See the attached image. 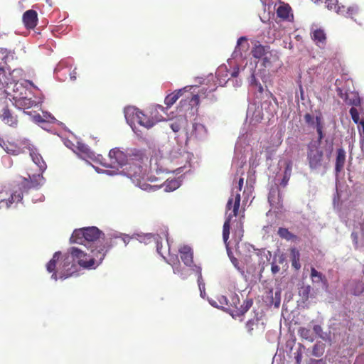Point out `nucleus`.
<instances>
[{"mask_svg": "<svg viewBox=\"0 0 364 364\" xmlns=\"http://www.w3.org/2000/svg\"><path fill=\"white\" fill-rule=\"evenodd\" d=\"M294 358L296 360V364H301V360H302V353L300 350H298L296 351L295 353H294Z\"/></svg>", "mask_w": 364, "mask_h": 364, "instance_id": "58", "label": "nucleus"}, {"mask_svg": "<svg viewBox=\"0 0 364 364\" xmlns=\"http://www.w3.org/2000/svg\"><path fill=\"white\" fill-rule=\"evenodd\" d=\"M263 119L262 107L255 103L250 104L246 114V122L254 127Z\"/></svg>", "mask_w": 364, "mask_h": 364, "instance_id": "19", "label": "nucleus"}, {"mask_svg": "<svg viewBox=\"0 0 364 364\" xmlns=\"http://www.w3.org/2000/svg\"><path fill=\"white\" fill-rule=\"evenodd\" d=\"M181 179L180 178H174V179H171V180H169V179H167L166 181V182L162 185V186L164 188V191H166V192H171V191H173L175 190H176L177 188H178L181 185ZM151 186H153L152 185H151ZM154 187H156V186H154ZM161 187V186H156V188L155 190H152L151 191H155L156 190H158L159 188H160ZM149 192H150L151 191H148Z\"/></svg>", "mask_w": 364, "mask_h": 364, "instance_id": "33", "label": "nucleus"}, {"mask_svg": "<svg viewBox=\"0 0 364 364\" xmlns=\"http://www.w3.org/2000/svg\"><path fill=\"white\" fill-rule=\"evenodd\" d=\"M9 100L6 97L0 102V119L5 124L11 127H16L18 124L17 116L9 109Z\"/></svg>", "mask_w": 364, "mask_h": 364, "instance_id": "18", "label": "nucleus"}, {"mask_svg": "<svg viewBox=\"0 0 364 364\" xmlns=\"http://www.w3.org/2000/svg\"><path fill=\"white\" fill-rule=\"evenodd\" d=\"M23 21L27 28H33L38 21L37 13L34 10H28L23 15Z\"/></svg>", "mask_w": 364, "mask_h": 364, "instance_id": "30", "label": "nucleus"}, {"mask_svg": "<svg viewBox=\"0 0 364 364\" xmlns=\"http://www.w3.org/2000/svg\"><path fill=\"white\" fill-rule=\"evenodd\" d=\"M200 84L203 86L201 88L197 85H193L196 88H193L186 99H182L180 101L179 112L188 109L190 107H198L200 105V99H210L211 102L215 101V97L211 95L212 92L216 90L218 85L214 80V75L213 74L208 75L205 78L200 79Z\"/></svg>", "mask_w": 364, "mask_h": 364, "instance_id": "9", "label": "nucleus"}, {"mask_svg": "<svg viewBox=\"0 0 364 364\" xmlns=\"http://www.w3.org/2000/svg\"><path fill=\"white\" fill-rule=\"evenodd\" d=\"M354 364H364V355L358 356Z\"/></svg>", "mask_w": 364, "mask_h": 364, "instance_id": "61", "label": "nucleus"}, {"mask_svg": "<svg viewBox=\"0 0 364 364\" xmlns=\"http://www.w3.org/2000/svg\"><path fill=\"white\" fill-rule=\"evenodd\" d=\"M244 179L240 178L237 183V186L233 188L232 190L231 196L228 199L226 206V219L223 228V239L228 250V240L230 235V221L233 217L237 215L238 209L240 204V192L243 186Z\"/></svg>", "mask_w": 364, "mask_h": 364, "instance_id": "11", "label": "nucleus"}, {"mask_svg": "<svg viewBox=\"0 0 364 364\" xmlns=\"http://www.w3.org/2000/svg\"><path fill=\"white\" fill-rule=\"evenodd\" d=\"M337 200H338V198H336V197H334V198H333L334 207L336 208H337L339 216L346 223V225H348L350 218L352 215H353V216H355V215L360 216V214H361L360 211L358 210H356V209H350V210H349L348 213H346L345 210H343L341 208L338 207Z\"/></svg>", "mask_w": 364, "mask_h": 364, "instance_id": "28", "label": "nucleus"}, {"mask_svg": "<svg viewBox=\"0 0 364 364\" xmlns=\"http://www.w3.org/2000/svg\"><path fill=\"white\" fill-rule=\"evenodd\" d=\"M315 121H316V132L318 135V139L316 141L319 142V144H320L321 141L323 138V131H322L323 127H322V124H321V117L316 116Z\"/></svg>", "mask_w": 364, "mask_h": 364, "instance_id": "48", "label": "nucleus"}, {"mask_svg": "<svg viewBox=\"0 0 364 364\" xmlns=\"http://www.w3.org/2000/svg\"><path fill=\"white\" fill-rule=\"evenodd\" d=\"M93 167L98 173H104L111 176L116 175L117 171H112L111 168H106V169H102L95 166Z\"/></svg>", "mask_w": 364, "mask_h": 364, "instance_id": "54", "label": "nucleus"}, {"mask_svg": "<svg viewBox=\"0 0 364 364\" xmlns=\"http://www.w3.org/2000/svg\"><path fill=\"white\" fill-rule=\"evenodd\" d=\"M208 132L206 127L200 122H193L189 132V143L203 141L208 137Z\"/></svg>", "mask_w": 364, "mask_h": 364, "instance_id": "20", "label": "nucleus"}, {"mask_svg": "<svg viewBox=\"0 0 364 364\" xmlns=\"http://www.w3.org/2000/svg\"><path fill=\"white\" fill-rule=\"evenodd\" d=\"M323 156L319 142L311 141L308 145L307 160L311 170H317L321 167Z\"/></svg>", "mask_w": 364, "mask_h": 364, "instance_id": "17", "label": "nucleus"}, {"mask_svg": "<svg viewBox=\"0 0 364 364\" xmlns=\"http://www.w3.org/2000/svg\"><path fill=\"white\" fill-rule=\"evenodd\" d=\"M249 50L250 44L247 41V38L245 36L239 38L237 41L235 50L232 53L231 58L228 60L229 67H232L233 64L243 67V63L250 55Z\"/></svg>", "mask_w": 364, "mask_h": 364, "instance_id": "15", "label": "nucleus"}, {"mask_svg": "<svg viewBox=\"0 0 364 364\" xmlns=\"http://www.w3.org/2000/svg\"><path fill=\"white\" fill-rule=\"evenodd\" d=\"M21 147L17 146L14 144H6L0 137V146L8 153L13 155H18L25 152L26 149L28 151L31 160L38 168V173H28V179L24 178L21 182V186L24 189L38 188L45 183V178L43 173L47 168V164L43 160L38 150L30 143L27 139L21 142Z\"/></svg>", "mask_w": 364, "mask_h": 364, "instance_id": "3", "label": "nucleus"}, {"mask_svg": "<svg viewBox=\"0 0 364 364\" xmlns=\"http://www.w3.org/2000/svg\"><path fill=\"white\" fill-rule=\"evenodd\" d=\"M309 364H326L325 361L322 359L315 360L311 359Z\"/></svg>", "mask_w": 364, "mask_h": 364, "instance_id": "63", "label": "nucleus"}, {"mask_svg": "<svg viewBox=\"0 0 364 364\" xmlns=\"http://www.w3.org/2000/svg\"><path fill=\"white\" fill-rule=\"evenodd\" d=\"M359 12V7L357 5H352L346 9V7L343 5L342 7H337V14L338 15L343 16L346 18H350L353 21L358 23V21L354 16L357 15ZM358 24H360L358 23Z\"/></svg>", "mask_w": 364, "mask_h": 364, "instance_id": "29", "label": "nucleus"}, {"mask_svg": "<svg viewBox=\"0 0 364 364\" xmlns=\"http://www.w3.org/2000/svg\"><path fill=\"white\" fill-rule=\"evenodd\" d=\"M12 82H10V78L7 76L6 70L0 67V91L4 90L6 95H11V87Z\"/></svg>", "mask_w": 364, "mask_h": 364, "instance_id": "32", "label": "nucleus"}, {"mask_svg": "<svg viewBox=\"0 0 364 364\" xmlns=\"http://www.w3.org/2000/svg\"><path fill=\"white\" fill-rule=\"evenodd\" d=\"M270 49L269 46H263L259 43H256L251 50V53L252 56L257 59V64L260 62V60L265 56L266 53ZM256 61L254 63H255Z\"/></svg>", "mask_w": 364, "mask_h": 364, "instance_id": "31", "label": "nucleus"}, {"mask_svg": "<svg viewBox=\"0 0 364 364\" xmlns=\"http://www.w3.org/2000/svg\"><path fill=\"white\" fill-rule=\"evenodd\" d=\"M300 253L299 250L296 248H292L291 250V260L292 267L298 270L301 268V264L299 262Z\"/></svg>", "mask_w": 364, "mask_h": 364, "instance_id": "42", "label": "nucleus"}, {"mask_svg": "<svg viewBox=\"0 0 364 364\" xmlns=\"http://www.w3.org/2000/svg\"><path fill=\"white\" fill-rule=\"evenodd\" d=\"M193 271L196 274L198 279V285L200 293V296L204 298L205 294V283L202 277V269L200 266L195 265L193 267Z\"/></svg>", "mask_w": 364, "mask_h": 364, "instance_id": "35", "label": "nucleus"}, {"mask_svg": "<svg viewBox=\"0 0 364 364\" xmlns=\"http://www.w3.org/2000/svg\"><path fill=\"white\" fill-rule=\"evenodd\" d=\"M291 8L288 5H280L277 10V16L283 19L290 20L293 16L290 15Z\"/></svg>", "mask_w": 364, "mask_h": 364, "instance_id": "38", "label": "nucleus"}, {"mask_svg": "<svg viewBox=\"0 0 364 364\" xmlns=\"http://www.w3.org/2000/svg\"><path fill=\"white\" fill-rule=\"evenodd\" d=\"M304 119L307 124L314 123V118L310 114H306L304 116Z\"/></svg>", "mask_w": 364, "mask_h": 364, "instance_id": "59", "label": "nucleus"}, {"mask_svg": "<svg viewBox=\"0 0 364 364\" xmlns=\"http://www.w3.org/2000/svg\"><path fill=\"white\" fill-rule=\"evenodd\" d=\"M70 78L72 81H75L77 78V72H76V68H74L72 71L70 72Z\"/></svg>", "mask_w": 364, "mask_h": 364, "instance_id": "60", "label": "nucleus"}, {"mask_svg": "<svg viewBox=\"0 0 364 364\" xmlns=\"http://www.w3.org/2000/svg\"><path fill=\"white\" fill-rule=\"evenodd\" d=\"M43 117L45 119L41 116L39 114H35L33 117V120L37 124H42L46 122H54L55 120V117L51 116L50 114H44Z\"/></svg>", "mask_w": 364, "mask_h": 364, "instance_id": "45", "label": "nucleus"}, {"mask_svg": "<svg viewBox=\"0 0 364 364\" xmlns=\"http://www.w3.org/2000/svg\"><path fill=\"white\" fill-rule=\"evenodd\" d=\"M311 279L314 284H321L327 286L326 277L321 272H318L314 267L311 268Z\"/></svg>", "mask_w": 364, "mask_h": 364, "instance_id": "36", "label": "nucleus"}, {"mask_svg": "<svg viewBox=\"0 0 364 364\" xmlns=\"http://www.w3.org/2000/svg\"><path fill=\"white\" fill-rule=\"evenodd\" d=\"M336 85L337 86L336 92H337L338 95L343 101H345L346 97L348 96L349 92H348L347 90H344V89H343L341 87H338V80L336 81Z\"/></svg>", "mask_w": 364, "mask_h": 364, "instance_id": "55", "label": "nucleus"}, {"mask_svg": "<svg viewBox=\"0 0 364 364\" xmlns=\"http://www.w3.org/2000/svg\"><path fill=\"white\" fill-rule=\"evenodd\" d=\"M23 70L20 68L14 69L11 72H9L7 76L10 78V82L13 84L20 82L19 79L23 76Z\"/></svg>", "mask_w": 364, "mask_h": 364, "instance_id": "44", "label": "nucleus"}, {"mask_svg": "<svg viewBox=\"0 0 364 364\" xmlns=\"http://www.w3.org/2000/svg\"><path fill=\"white\" fill-rule=\"evenodd\" d=\"M279 269H279V266H278V265H277V264H274V263H272V264L271 270H272V272L274 274H275L278 273V272H279Z\"/></svg>", "mask_w": 364, "mask_h": 364, "instance_id": "62", "label": "nucleus"}, {"mask_svg": "<svg viewBox=\"0 0 364 364\" xmlns=\"http://www.w3.org/2000/svg\"><path fill=\"white\" fill-rule=\"evenodd\" d=\"M274 178V186H272L269 190L268 200L272 207L276 212H279L282 208V195L278 188V185L285 187L290 178L292 170V162L288 159H281L279 161Z\"/></svg>", "mask_w": 364, "mask_h": 364, "instance_id": "10", "label": "nucleus"}, {"mask_svg": "<svg viewBox=\"0 0 364 364\" xmlns=\"http://www.w3.org/2000/svg\"><path fill=\"white\" fill-rule=\"evenodd\" d=\"M140 242H144L145 243L154 242L156 247V251L166 262L171 265L173 272L175 274H177L182 279H187L191 274V272H194L191 267L190 269L182 267L178 261V255L172 254L171 252L170 240L167 237L166 232L163 233V237L159 235L146 234L144 236L143 239H140Z\"/></svg>", "mask_w": 364, "mask_h": 364, "instance_id": "7", "label": "nucleus"}, {"mask_svg": "<svg viewBox=\"0 0 364 364\" xmlns=\"http://www.w3.org/2000/svg\"><path fill=\"white\" fill-rule=\"evenodd\" d=\"M218 301L221 304V309L228 312L232 318L240 316L245 314L252 306V299H246L242 305H240V296L237 294H231L229 297L220 296Z\"/></svg>", "mask_w": 364, "mask_h": 364, "instance_id": "13", "label": "nucleus"}, {"mask_svg": "<svg viewBox=\"0 0 364 364\" xmlns=\"http://www.w3.org/2000/svg\"><path fill=\"white\" fill-rule=\"evenodd\" d=\"M73 63L72 58L62 60L55 67L54 73L58 78H60L58 73L65 68H71Z\"/></svg>", "mask_w": 364, "mask_h": 364, "instance_id": "40", "label": "nucleus"}, {"mask_svg": "<svg viewBox=\"0 0 364 364\" xmlns=\"http://www.w3.org/2000/svg\"><path fill=\"white\" fill-rule=\"evenodd\" d=\"M351 239L355 249L358 250L364 246V223H358L353 228Z\"/></svg>", "mask_w": 364, "mask_h": 364, "instance_id": "23", "label": "nucleus"}, {"mask_svg": "<svg viewBox=\"0 0 364 364\" xmlns=\"http://www.w3.org/2000/svg\"><path fill=\"white\" fill-rule=\"evenodd\" d=\"M346 161V151L343 149H338L337 150V156L336 159V172L339 173L343 168Z\"/></svg>", "mask_w": 364, "mask_h": 364, "instance_id": "37", "label": "nucleus"}, {"mask_svg": "<svg viewBox=\"0 0 364 364\" xmlns=\"http://www.w3.org/2000/svg\"><path fill=\"white\" fill-rule=\"evenodd\" d=\"M178 252L183 264L188 267H191L192 269L193 267L196 265L193 264V252L192 248L188 245H184L178 250Z\"/></svg>", "mask_w": 364, "mask_h": 364, "instance_id": "26", "label": "nucleus"}, {"mask_svg": "<svg viewBox=\"0 0 364 364\" xmlns=\"http://www.w3.org/2000/svg\"><path fill=\"white\" fill-rule=\"evenodd\" d=\"M298 333L302 338H304L306 341L313 342L315 340L314 333L309 328H307L305 327H301L299 329Z\"/></svg>", "mask_w": 364, "mask_h": 364, "instance_id": "43", "label": "nucleus"}, {"mask_svg": "<svg viewBox=\"0 0 364 364\" xmlns=\"http://www.w3.org/2000/svg\"><path fill=\"white\" fill-rule=\"evenodd\" d=\"M28 189H24L21 185L18 191L13 192H7L6 191H0V209H9L21 202L23 199V192Z\"/></svg>", "mask_w": 364, "mask_h": 364, "instance_id": "16", "label": "nucleus"}, {"mask_svg": "<svg viewBox=\"0 0 364 364\" xmlns=\"http://www.w3.org/2000/svg\"><path fill=\"white\" fill-rule=\"evenodd\" d=\"M314 332L318 336V338L324 341H331V338L329 333L323 332L322 327L320 325L316 324L313 326Z\"/></svg>", "mask_w": 364, "mask_h": 364, "instance_id": "41", "label": "nucleus"}, {"mask_svg": "<svg viewBox=\"0 0 364 364\" xmlns=\"http://www.w3.org/2000/svg\"><path fill=\"white\" fill-rule=\"evenodd\" d=\"M109 161L100 159V163L105 168L117 171L116 175H124L129 177L135 186L144 191L155 190L147 182L158 180L154 175L148 172V159L143 152L136 149H123L113 148L109 152Z\"/></svg>", "mask_w": 364, "mask_h": 364, "instance_id": "1", "label": "nucleus"}, {"mask_svg": "<svg viewBox=\"0 0 364 364\" xmlns=\"http://www.w3.org/2000/svg\"><path fill=\"white\" fill-rule=\"evenodd\" d=\"M326 7L329 10H333L337 14V7H342L343 5L338 4V0H326Z\"/></svg>", "mask_w": 364, "mask_h": 364, "instance_id": "51", "label": "nucleus"}, {"mask_svg": "<svg viewBox=\"0 0 364 364\" xmlns=\"http://www.w3.org/2000/svg\"><path fill=\"white\" fill-rule=\"evenodd\" d=\"M240 67L242 66L235 64H233L232 67H230V68H232V70L230 73L231 79L230 81L231 82L232 86L235 88L240 87L242 83V79L238 77Z\"/></svg>", "mask_w": 364, "mask_h": 364, "instance_id": "34", "label": "nucleus"}, {"mask_svg": "<svg viewBox=\"0 0 364 364\" xmlns=\"http://www.w3.org/2000/svg\"><path fill=\"white\" fill-rule=\"evenodd\" d=\"M10 58L13 59V53L11 51L6 48H0V63H6Z\"/></svg>", "mask_w": 364, "mask_h": 364, "instance_id": "46", "label": "nucleus"}, {"mask_svg": "<svg viewBox=\"0 0 364 364\" xmlns=\"http://www.w3.org/2000/svg\"><path fill=\"white\" fill-rule=\"evenodd\" d=\"M360 96L356 92H349L346 97L345 102L348 105L358 106L360 105Z\"/></svg>", "mask_w": 364, "mask_h": 364, "instance_id": "39", "label": "nucleus"}, {"mask_svg": "<svg viewBox=\"0 0 364 364\" xmlns=\"http://www.w3.org/2000/svg\"><path fill=\"white\" fill-rule=\"evenodd\" d=\"M257 323V321L256 320H254V319H251V320H249L247 323H246V328L247 329V331L250 333L252 332V331L253 330L254 328V326H255Z\"/></svg>", "mask_w": 364, "mask_h": 364, "instance_id": "57", "label": "nucleus"}, {"mask_svg": "<svg viewBox=\"0 0 364 364\" xmlns=\"http://www.w3.org/2000/svg\"><path fill=\"white\" fill-rule=\"evenodd\" d=\"M193 86H186L181 89H178L167 95L164 100L165 104L167 107L173 105L177 100L182 96H184L183 99H186V97L188 95V92L194 88Z\"/></svg>", "mask_w": 364, "mask_h": 364, "instance_id": "25", "label": "nucleus"}, {"mask_svg": "<svg viewBox=\"0 0 364 364\" xmlns=\"http://www.w3.org/2000/svg\"><path fill=\"white\" fill-rule=\"evenodd\" d=\"M324 353V346L323 344L316 343L312 350V355L315 357H321Z\"/></svg>", "mask_w": 364, "mask_h": 364, "instance_id": "49", "label": "nucleus"}, {"mask_svg": "<svg viewBox=\"0 0 364 364\" xmlns=\"http://www.w3.org/2000/svg\"><path fill=\"white\" fill-rule=\"evenodd\" d=\"M74 152L84 160L90 159L100 162V159H102V156L101 155H96L87 145L85 144L82 141H77Z\"/></svg>", "mask_w": 364, "mask_h": 364, "instance_id": "21", "label": "nucleus"}, {"mask_svg": "<svg viewBox=\"0 0 364 364\" xmlns=\"http://www.w3.org/2000/svg\"><path fill=\"white\" fill-rule=\"evenodd\" d=\"M124 117L127 124L135 132L136 124H139L146 129L153 127L158 122L164 120V116H152L151 118L148 117L143 112L139 111L136 107L129 106L124 109Z\"/></svg>", "mask_w": 364, "mask_h": 364, "instance_id": "12", "label": "nucleus"}, {"mask_svg": "<svg viewBox=\"0 0 364 364\" xmlns=\"http://www.w3.org/2000/svg\"><path fill=\"white\" fill-rule=\"evenodd\" d=\"M259 63L262 68L257 69V63H250V65H247V63H246L244 70L247 69L250 73L248 78L250 86L255 92L262 94L264 91V87L260 82V80L264 83H267L269 80L267 79V71L268 74L276 72L282 66V63L279 60V53L276 50L270 48Z\"/></svg>", "mask_w": 364, "mask_h": 364, "instance_id": "5", "label": "nucleus"}, {"mask_svg": "<svg viewBox=\"0 0 364 364\" xmlns=\"http://www.w3.org/2000/svg\"><path fill=\"white\" fill-rule=\"evenodd\" d=\"M311 287L310 285H304L299 290V294L304 299H308L311 293Z\"/></svg>", "mask_w": 364, "mask_h": 364, "instance_id": "53", "label": "nucleus"}, {"mask_svg": "<svg viewBox=\"0 0 364 364\" xmlns=\"http://www.w3.org/2000/svg\"><path fill=\"white\" fill-rule=\"evenodd\" d=\"M278 235L284 238L288 241L294 240L296 237L291 233L288 229L280 228L278 230Z\"/></svg>", "mask_w": 364, "mask_h": 364, "instance_id": "47", "label": "nucleus"}, {"mask_svg": "<svg viewBox=\"0 0 364 364\" xmlns=\"http://www.w3.org/2000/svg\"><path fill=\"white\" fill-rule=\"evenodd\" d=\"M253 135L252 130L247 132L245 134H241L235 144V154L237 157H240L241 163L243 164L245 161V157H243V149L244 152L245 150V146L250 145V137Z\"/></svg>", "mask_w": 364, "mask_h": 364, "instance_id": "22", "label": "nucleus"}, {"mask_svg": "<svg viewBox=\"0 0 364 364\" xmlns=\"http://www.w3.org/2000/svg\"><path fill=\"white\" fill-rule=\"evenodd\" d=\"M230 73L228 65L225 64L220 65L214 76V80L216 82L218 87L224 86L229 80H230Z\"/></svg>", "mask_w": 364, "mask_h": 364, "instance_id": "24", "label": "nucleus"}, {"mask_svg": "<svg viewBox=\"0 0 364 364\" xmlns=\"http://www.w3.org/2000/svg\"><path fill=\"white\" fill-rule=\"evenodd\" d=\"M364 291V284L362 282H358L355 284V287L352 290V294L358 296Z\"/></svg>", "mask_w": 364, "mask_h": 364, "instance_id": "52", "label": "nucleus"}, {"mask_svg": "<svg viewBox=\"0 0 364 364\" xmlns=\"http://www.w3.org/2000/svg\"><path fill=\"white\" fill-rule=\"evenodd\" d=\"M168 125L178 144L187 145L189 143L190 128H188V119L183 114L172 119Z\"/></svg>", "mask_w": 364, "mask_h": 364, "instance_id": "14", "label": "nucleus"}, {"mask_svg": "<svg viewBox=\"0 0 364 364\" xmlns=\"http://www.w3.org/2000/svg\"><path fill=\"white\" fill-rule=\"evenodd\" d=\"M120 239L127 246L132 237L127 234L118 231L112 230L102 236V245L93 246L92 249V257L87 261L82 259L86 255L82 252L73 250V255L80 259V267L86 269H95L103 262L105 256L109 250L116 245L114 240Z\"/></svg>", "mask_w": 364, "mask_h": 364, "instance_id": "4", "label": "nucleus"}, {"mask_svg": "<svg viewBox=\"0 0 364 364\" xmlns=\"http://www.w3.org/2000/svg\"><path fill=\"white\" fill-rule=\"evenodd\" d=\"M38 89L29 80L16 82L11 87V95H6L9 101L19 109H29L42 102V98L37 96Z\"/></svg>", "mask_w": 364, "mask_h": 364, "instance_id": "8", "label": "nucleus"}, {"mask_svg": "<svg viewBox=\"0 0 364 364\" xmlns=\"http://www.w3.org/2000/svg\"><path fill=\"white\" fill-rule=\"evenodd\" d=\"M183 144H178L173 146L169 151L168 156H155L150 159V167L148 172L153 175L156 173L159 175L163 173L176 172L177 174L181 173L186 168V165L173 168L171 164L179 165L183 162L189 163L192 154L185 151L183 147Z\"/></svg>", "mask_w": 364, "mask_h": 364, "instance_id": "6", "label": "nucleus"}, {"mask_svg": "<svg viewBox=\"0 0 364 364\" xmlns=\"http://www.w3.org/2000/svg\"><path fill=\"white\" fill-rule=\"evenodd\" d=\"M358 125V130L361 139H364V114L362 116L360 124Z\"/></svg>", "mask_w": 364, "mask_h": 364, "instance_id": "56", "label": "nucleus"}, {"mask_svg": "<svg viewBox=\"0 0 364 364\" xmlns=\"http://www.w3.org/2000/svg\"><path fill=\"white\" fill-rule=\"evenodd\" d=\"M360 105L358 106L360 107V112L364 114V97H360Z\"/></svg>", "mask_w": 364, "mask_h": 364, "instance_id": "64", "label": "nucleus"}, {"mask_svg": "<svg viewBox=\"0 0 364 364\" xmlns=\"http://www.w3.org/2000/svg\"><path fill=\"white\" fill-rule=\"evenodd\" d=\"M349 113L351 116L353 122L356 124H359L361 118H360V112H358L357 108L352 107L349 110Z\"/></svg>", "mask_w": 364, "mask_h": 364, "instance_id": "50", "label": "nucleus"}, {"mask_svg": "<svg viewBox=\"0 0 364 364\" xmlns=\"http://www.w3.org/2000/svg\"><path fill=\"white\" fill-rule=\"evenodd\" d=\"M104 235L105 233L95 226L75 230L70 238V242L84 245L87 250L72 247L68 250V255L65 257L63 261L60 263H58L61 255L60 252H55L53 258L46 264L47 271L53 273L51 278L57 281L58 279H65L73 276L76 269L74 262H77L80 265V259L73 255V250L75 249L85 253L86 257L82 259L87 261L92 257V249L93 246L102 245V241L97 240L100 238L102 240Z\"/></svg>", "mask_w": 364, "mask_h": 364, "instance_id": "2", "label": "nucleus"}, {"mask_svg": "<svg viewBox=\"0 0 364 364\" xmlns=\"http://www.w3.org/2000/svg\"><path fill=\"white\" fill-rule=\"evenodd\" d=\"M311 38L319 48L323 49L325 48L326 45V35L323 29L316 28L312 31Z\"/></svg>", "mask_w": 364, "mask_h": 364, "instance_id": "27", "label": "nucleus"}]
</instances>
